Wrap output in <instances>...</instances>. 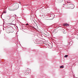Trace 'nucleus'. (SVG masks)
<instances>
[{
  "label": "nucleus",
  "mask_w": 78,
  "mask_h": 78,
  "mask_svg": "<svg viewBox=\"0 0 78 78\" xmlns=\"http://www.w3.org/2000/svg\"><path fill=\"white\" fill-rule=\"evenodd\" d=\"M46 20H53L55 16L54 14H51L50 13H47V16H46Z\"/></svg>",
  "instance_id": "f257e3e1"
},
{
  "label": "nucleus",
  "mask_w": 78,
  "mask_h": 78,
  "mask_svg": "<svg viewBox=\"0 0 78 78\" xmlns=\"http://www.w3.org/2000/svg\"><path fill=\"white\" fill-rule=\"evenodd\" d=\"M24 74L25 75H28V74H29V71H26V72L24 73Z\"/></svg>",
  "instance_id": "f03ea898"
},
{
  "label": "nucleus",
  "mask_w": 78,
  "mask_h": 78,
  "mask_svg": "<svg viewBox=\"0 0 78 78\" xmlns=\"http://www.w3.org/2000/svg\"><path fill=\"white\" fill-rule=\"evenodd\" d=\"M66 3H67L68 5H71V3H71V2H70V1H68L67 2H66Z\"/></svg>",
  "instance_id": "7ed1b4c3"
},
{
  "label": "nucleus",
  "mask_w": 78,
  "mask_h": 78,
  "mask_svg": "<svg viewBox=\"0 0 78 78\" xmlns=\"http://www.w3.org/2000/svg\"><path fill=\"white\" fill-rule=\"evenodd\" d=\"M64 26H69V24H68L67 23H66V24H64Z\"/></svg>",
  "instance_id": "20e7f679"
},
{
  "label": "nucleus",
  "mask_w": 78,
  "mask_h": 78,
  "mask_svg": "<svg viewBox=\"0 0 78 78\" xmlns=\"http://www.w3.org/2000/svg\"><path fill=\"white\" fill-rule=\"evenodd\" d=\"M7 33H10V31H9V30H7Z\"/></svg>",
  "instance_id": "39448f33"
},
{
  "label": "nucleus",
  "mask_w": 78,
  "mask_h": 78,
  "mask_svg": "<svg viewBox=\"0 0 78 78\" xmlns=\"http://www.w3.org/2000/svg\"><path fill=\"white\" fill-rule=\"evenodd\" d=\"M60 68H64V66H61L60 67Z\"/></svg>",
  "instance_id": "423d86ee"
},
{
  "label": "nucleus",
  "mask_w": 78,
  "mask_h": 78,
  "mask_svg": "<svg viewBox=\"0 0 78 78\" xmlns=\"http://www.w3.org/2000/svg\"><path fill=\"white\" fill-rule=\"evenodd\" d=\"M68 56V55H65L64 56V57H65V58H67Z\"/></svg>",
  "instance_id": "0eeeda50"
},
{
  "label": "nucleus",
  "mask_w": 78,
  "mask_h": 78,
  "mask_svg": "<svg viewBox=\"0 0 78 78\" xmlns=\"http://www.w3.org/2000/svg\"><path fill=\"white\" fill-rule=\"evenodd\" d=\"M26 25H29L28 24V23H27V24H26Z\"/></svg>",
  "instance_id": "6e6552de"
},
{
  "label": "nucleus",
  "mask_w": 78,
  "mask_h": 78,
  "mask_svg": "<svg viewBox=\"0 0 78 78\" xmlns=\"http://www.w3.org/2000/svg\"><path fill=\"white\" fill-rule=\"evenodd\" d=\"M4 12L5 14H6V12Z\"/></svg>",
  "instance_id": "1a4fd4ad"
},
{
  "label": "nucleus",
  "mask_w": 78,
  "mask_h": 78,
  "mask_svg": "<svg viewBox=\"0 0 78 78\" xmlns=\"http://www.w3.org/2000/svg\"><path fill=\"white\" fill-rule=\"evenodd\" d=\"M16 17V15H15Z\"/></svg>",
  "instance_id": "9d476101"
},
{
  "label": "nucleus",
  "mask_w": 78,
  "mask_h": 78,
  "mask_svg": "<svg viewBox=\"0 0 78 78\" xmlns=\"http://www.w3.org/2000/svg\"><path fill=\"white\" fill-rule=\"evenodd\" d=\"M10 24H9V25H10Z\"/></svg>",
  "instance_id": "9b49d317"
}]
</instances>
